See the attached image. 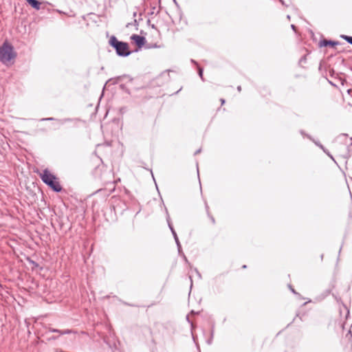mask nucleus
Returning a JSON list of instances; mask_svg holds the SVG:
<instances>
[{"instance_id":"3","label":"nucleus","mask_w":352,"mask_h":352,"mask_svg":"<svg viewBox=\"0 0 352 352\" xmlns=\"http://www.w3.org/2000/svg\"><path fill=\"white\" fill-rule=\"evenodd\" d=\"M40 177L42 181L54 191L56 192L61 191L62 187L57 181L56 177L51 173L47 169H45L43 173L40 174Z\"/></svg>"},{"instance_id":"30","label":"nucleus","mask_w":352,"mask_h":352,"mask_svg":"<svg viewBox=\"0 0 352 352\" xmlns=\"http://www.w3.org/2000/svg\"><path fill=\"white\" fill-rule=\"evenodd\" d=\"M287 18L288 19H290V16H289V15H287Z\"/></svg>"},{"instance_id":"2","label":"nucleus","mask_w":352,"mask_h":352,"mask_svg":"<svg viewBox=\"0 0 352 352\" xmlns=\"http://www.w3.org/2000/svg\"><path fill=\"white\" fill-rule=\"evenodd\" d=\"M109 45L113 47L119 56H128L131 54V51L127 43L120 41L115 36H111L109 39Z\"/></svg>"},{"instance_id":"11","label":"nucleus","mask_w":352,"mask_h":352,"mask_svg":"<svg viewBox=\"0 0 352 352\" xmlns=\"http://www.w3.org/2000/svg\"><path fill=\"white\" fill-rule=\"evenodd\" d=\"M206 211H207V212H208V217L210 218V219H211V221H212V223H214V222H215L214 219V217H213L212 216H211V215L210 214V213H209V210H208V205H207V204H206Z\"/></svg>"},{"instance_id":"29","label":"nucleus","mask_w":352,"mask_h":352,"mask_svg":"<svg viewBox=\"0 0 352 352\" xmlns=\"http://www.w3.org/2000/svg\"><path fill=\"white\" fill-rule=\"evenodd\" d=\"M212 336H213V331H212V332H211V338H212Z\"/></svg>"},{"instance_id":"4","label":"nucleus","mask_w":352,"mask_h":352,"mask_svg":"<svg viewBox=\"0 0 352 352\" xmlns=\"http://www.w3.org/2000/svg\"><path fill=\"white\" fill-rule=\"evenodd\" d=\"M166 220H167V222H168V227H169V228H170V231H171V232H172V234L173 235V237L175 239V243L177 244V248H178V252H179V253H181L182 252V246H181L180 242L179 241L178 236L177 235V233H176L175 229L173 228V225H172V223L170 222V217L168 215L167 216Z\"/></svg>"},{"instance_id":"33","label":"nucleus","mask_w":352,"mask_h":352,"mask_svg":"<svg viewBox=\"0 0 352 352\" xmlns=\"http://www.w3.org/2000/svg\"><path fill=\"white\" fill-rule=\"evenodd\" d=\"M136 16V12H134L133 13V16Z\"/></svg>"},{"instance_id":"21","label":"nucleus","mask_w":352,"mask_h":352,"mask_svg":"<svg viewBox=\"0 0 352 352\" xmlns=\"http://www.w3.org/2000/svg\"><path fill=\"white\" fill-rule=\"evenodd\" d=\"M195 270L196 273L198 274V276H199V277H201V274H199V272H198V270H197V269H195Z\"/></svg>"},{"instance_id":"15","label":"nucleus","mask_w":352,"mask_h":352,"mask_svg":"<svg viewBox=\"0 0 352 352\" xmlns=\"http://www.w3.org/2000/svg\"><path fill=\"white\" fill-rule=\"evenodd\" d=\"M67 119H65V120H58V122L61 124L65 123V122L67 121Z\"/></svg>"},{"instance_id":"28","label":"nucleus","mask_w":352,"mask_h":352,"mask_svg":"<svg viewBox=\"0 0 352 352\" xmlns=\"http://www.w3.org/2000/svg\"><path fill=\"white\" fill-rule=\"evenodd\" d=\"M208 343L210 344H211V339L208 341Z\"/></svg>"},{"instance_id":"1","label":"nucleus","mask_w":352,"mask_h":352,"mask_svg":"<svg viewBox=\"0 0 352 352\" xmlns=\"http://www.w3.org/2000/svg\"><path fill=\"white\" fill-rule=\"evenodd\" d=\"M16 57V52L14 51V47L8 41H5L0 46V61L8 65L11 60Z\"/></svg>"},{"instance_id":"17","label":"nucleus","mask_w":352,"mask_h":352,"mask_svg":"<svg viewBox=\"0 0 352 352\" xmlns=\"http://www.w3.org/2000/svg\"><path fill=\"white\" fill-rule=\"evenodd\" d=\"M319 148H320L323 151H324V149H326L324 146L321 144H320V145L318 146Z\"/></svg>"},{"instance_id":"23","label":"nucleus","mask_w":352,"mask_h":352,"mask_svg":"<svg viewBox=\"0 0 352 352\" xmlns=\"http://www.w3.org/2000/svg\"><path fill=\"white\" fill-rule=\"evenodd\" d=\"M237 90H238L239 91H241V86H238V87H237Z\"/></svg>"},{"instance_id":"32","label":"nucleus","mask_w":352,"mask_h":352,"mask_svg":"<svg viewBox=\"0 0 352 352\" xmlns=\"http://www.w3.org/2000/svg\"><path fill=\"white\" fill-rule=\"evenodd\" d=\"M184 257L185 261H187V258H186V257L184 255Z\"/></svg>"},{"instance_id":"19","label":"nucleus","mask_w":352,"mask_h":352,"mask_svg":"<svg viewBox=\"0 0 352 352\" xmlns=\"http://www.w3.org/2000/svg\"><path fill=\"white\" fill-rule=\"evenodd\" d=\"M201 152V148L198 149L197 151H195V155H197L198 153H199Z\"/></svg>"},{"instance_id":"25","label":"nucleus","mask_w":352,"mask_h":352,"mask_svg":"<svg viewBox=\"0 0 352 352\" xmlns=\"http://www.w3.org/2000/svg\"><path fill=\"white\" fill-rule=\"evenodd\" d=\"M279 1H280L283 5H285V3H284L283 0H279Z\"/></svg>"},{"instance_id":"22","label":"nucleus","mask_w":352,"mask_h":352,"mask_svg":"<svg viewBox=\"0 0 352 352\" xmlns=\"http://www.w3.org/2000/svg\"><path fill=\"white\" fill-rule=\"evenodd\" d=\"M221 104H223L225 103V100L221 99Z\"/></svg>"},{"instance_id":"24","label":"nucleus","mask_w":352,"mask_h":352,"mask_svg":"<svg viewBox=\"0 0 352 352\" xmlns=\"http://www.w3.org/2000/svg\"><path fill=\"white\" fill-rule=\"evenodd\" d=\"M189 278H190V282H191V285H190V287H192V278H191V276H189Z\"/></svg>"},{"instance_id":"5","label":"nucleus","mask_w":352,"mask_h":352,"mask_svg":"<svg viewBox=\"0 0 352 352\" xmlns=\"http://www.w3.org/2000/svg\"><path fill=\"white\" fill-rule=\"evenodd\" d=\"M131 40H133L135 43V44L139 47H142L144 45L145 41H146V39H145V38L144 36H140V35H138V34H133L131 36Z\"/></svg>"},{"instance_id":"27","label":"nucleus","mask_w":352,"mask_h":352,"mask_svg":"<svg viewBox=\"0 0 352 352\" xmlns=\"http://www.w3.org/2000/svg\"><path fill=\"white\" fill-rule=\"evenodd\" d=\"M305 60V57H302V58H301L300 61H302V60Z\"/></svg>"},{"instance_id":"9","label":"nucleus","mask_w":352,"mask_h":352,"mask_svg":"<svg viewBox=\"0 0 352 352\" xmlns=\"http://www.w3.org/2000/svg\"><path fill=\"white\" fill-rule=\"evenodd\" d=\"M341 37L347 41L349 43L352 45V36H346V35H342Z\"/></svg>"},{"instance_id":"35","label":"nucleus","mask_w":352,"mask_h":352,"mask_svg":"<svg viewBox=\"0 0 352 352\" xmlns=\"http://www.w3.org/2000/svg\"><path fill=\"white\" fill-rule=\"evenodd\" d=\"M154 13L153 10H151V14H153Z\"/></svg>"},{"instance_id":"6","label":"nucleus","mask_w":352,"mask_h":352,"mask_svg":"<svg viewBox=\"0 0 352 352\" xmlns=\"http://www.w3.org/2000/svg\"><path fill=\"white\" fill-rule=\"evenodd\" d=\"M27 2L36 10H39L41 8V3L37 0H26Z\"/></svg>"},{"instance_id":"14","label":"nucleus","mask_w":352,"mask_h":352,"mask_svg":"<svg viewBox=\"0 0 352 352\" xmlns=\"http://www.w3.org/2000/svg\"><path fill=\"white\" fill-rule=\"evenodd\" d=\"M55 118H43L41 119V121H45V120H54Z\"/></svg>"},{"instance_id":"31","label":"nucleus","mask_w":352,"mask_h":352,"mask_svg":"<svg viewBox=\"0 0 352 352\" xmlns=\"http://www.w3.org/2000/svg\"><path fill=\"white\" fill-rule=\"evenodd\" d=\"M192 62L194 63L195 64H197V63L194 60H192Z\"/></svg>"},{"instance_id":"13","label":"nucleus","mask_w":352,"mask_h":352,"mask_svg":"<svg viewBox=\"0 0 352 352\" xmlns=\"http://www.w3.org/2000/svg\"><path fill=\"white\" fill-rule=\"evenodd\" d=\"M198 73H199V76L203 80V69H202V68H200V67L199 68Z\"/></svg>"},{"instance_id":"16","label":"nucleus","mask_w":352,"mask_h":352,"mask_svg":"<svg viewBox=\"0 0 352 352\" xmlns=\"http://www.w3.org/2000/svg\"><path fill=\"white\" fill-rule=\"evenodd\" d=\"M319 148H320L323 151H324V149H326L324 146L321 144H320V145L318 146Z\"/></svg>"},{"instance_id":"7","label":"nucleus","mask_w":352,"mask_h":352,"mask_svg":"<svg viewBox=\"0 0 352 352\" xmlns=\"http://www.w3.org/2000/svg\"><path fill=\"white\" fill-rule=\"evenodd\" d=\"M50 332L59 333L60 335L69 334V333H71L72 332V331L69 330V329L61 331V330L56 329H53V328H50Z\"/></svg>"},{"instance_id":"20","label":"nucleus","mask_w":352,"mask_h":352,"mask_svg":"<svg viewBox=\"0 0 352 352\" xmlns=\"http://www.w3.org/2000/svg\"><path fill=\"white\" fill-rule=\"evenodd\" d=\"M314 142L316 144V145H317L318 146L320 145V142H316V141H314Z\"/></svg>"},{"instance_id":"8","label":"nucleus","mask_w":352,"mask_h":352,"mask_svg":"<svg viewBox=\"0 0 352 352\" xmlns=\"http://www.w3.org/2000/svg\"><path fill=\"white\" fill-rule=\"evenodd\" d=\"M336 44H337V43L333 42L332 41L323 40V41H320V46H324V47H326L328 45L334 46Z\"/></svg>"},{"instance_id":"12","label":"nucleus","mask_w":352,"mask_h":352,"mask_svg":"<svg viewBox=\"0 0 352 352\" xmlns=\"http://www.w3.org/2000/svg\"><path fill=\"white\" fill-rule=\"evenodd\" d=\"M120 79V77H118L116 78H113V79H110L109 80V82H113V84H116L118 82V80Z\"/></svg>"},{"instance_id":"18","label":"nucleus","mask_w":352,"mask_h":352,"mask_svg":"<svg viewBox=\"0 0 352 352\" xmlns=\"http://www.w3.org/2000/svg\"><path fill=\"white\" fill-rule=\"evenodd\" d=\"M291 28L294 31H296V26L294 25H291Z\"/></svg>"},{"instance_id":"10","label":"nucleus","mask_w":352,"mask_h":352,"mask_svg":"<svg viewBox=\"0 0 352 352\" xmlns=\"http://www.w3.org/2000/svg\"><path fill=\"white\" fill-rule=\"evenodd\" d=\"M324 153H326L336 164L334 157L332 156V155L329 153V151L327 149H324Z\"/></svg>"},{"instance_id":"26","label":"nucleus","mask_w":352,"mask_h":352,"mask_svg":"<svg viewBox=\"0 0 352 352\" xmlns=\"http://www.w3.org/2000/svg\"><path fill=\"white\" fill-rule=\"evenodd\" d=\"M291 290H292V292L293 293H294V294L296 293V292H295V290H294V289L291 288Z\"/></svg>"},{"instance_id":"34","label":"nucleus","mask_w":352,"mask_h":352,"mask_svg":"<svg viewBox=\"0 0 352 352\" xmlns=\"http://www.w3.org/2000/svg\"><path fill=\"white\" fill-rule=\"evenodd\" d=\"M154 13L153 10H151V14H153Z\"/></svg>"}]
</instances>
